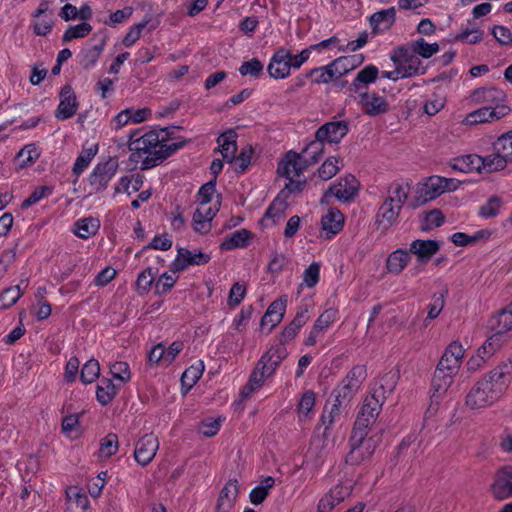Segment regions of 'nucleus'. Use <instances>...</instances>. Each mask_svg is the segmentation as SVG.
I'll use <instances>...</instances> for the list:
<instances>
[{
  "mask_svg": "<svg viewBox=\"0 0 512 512\" xmlns=\"http://www.w3.org/2000/svg\"><path fill=\"white\" fill-rule=\"evenodd\" d=\"M324 145L325 143L316 137L307 143L301 153H299L303 158V162L309 166L318 162L324 152Z\"/></svg>",
  "mask_w": 512,
  "mask_h": 512,
  "instance_id": "nucleus-39",
  "label": "nucleus"
},
{
  "mask_svg": "<svg viewBox=\"0 0 512 512\" xmlns=\"http://www.w3.org/2000/svg\"><path fill=\"white\" fill-rule=\"evenodd\" d=\"M39 152L35 144H28L24 146L18 153L17 159L19 160V167L26 168L32 165L39 157Z\"/></svg>",
  "mask_w": 512,
  "mask_h": 512,
  "instance_id": "nucleus-52",
  "label": "nucleus"
},
{
  "mask_svg": "<svg viewBox=\"0 0 512 512\" xmlns=\"http://www.w3.org/2000/svg\"><path fill=\"white\" fill-rule=\"evenodd\" d=\"M100 376V364L98 360L91 358L88 360L81 369L80 380L83 384H91L96 381Z\"/></svg>",
  "mask_w": 512,
  "mask_h": 512,
  "instance_id": "nucleus-46",
  "label": "nucleus"
},
{
  "mask_svg": "<svg viewBox=\"0 0 512 512\" xmlns=\"http://www.w3.org/2000/svg\"><path fill=\"white\" fill-rule=\"evenodd\" d=\"M484 32L480 28L470 27L463 29L459 34L455 36V41L466 43V44H476L480 42L483 38Z\"/></svg>",
  "mask_w": 512,
  "mask_h": 512,
  "instance_id": "nucleus-55",
  "label": "nucleus"
},
{
  "mask_svg": "<svg viewBox=\"0 0 512 512\" xmlns=\"http://www.w3.org/2000/svg\"><path fill=\"white\" fill-rule=\"evenodd\" d=\"M492 153L486 156H480V173H492L504 170L510 160L506 157V153L498 151L495 148V141L492 143Z\"/></svg>",
  "mask_w": 512,
  "mask_h": 512,
  "instance_id": "nucleus-23",
  "label": "nucleus"
},
{
  "mask_svg": "<svg viewBox=\"0 0 512 512\" xmlns=\"http://www.w3.org/2000/svg\"><path fill=\"white\" fill-rule=\"evenodd\" d=\"M118 451V436L114 433H109L105 436L100 443L99 453L102 457L109 458L115 455Z\"/></svg>",
  "mask_w": 512,
  "mask_h": 512,
  "instance_id": "nucleus-57",
  "label": "nucleus"
},
{
  "mask_svg": "<svg viewBox=\"0 0 512 512\" xmlns=\"http://www.w3.org/2000/svg\"><path fill=\"white\" fill-rule=\"evenodd\" d=\"M118 393V389L113 381L103 377L96 387V400L101 406L110 404Z\"/></svg>",
  "mask_w": 512,
  "mask_h": 512,
  "instance_id": "nucleus-37",
  "label": "nucleus"
},
{
  "mask_svg": "<svg viewBox=\"0 0 512 512\" xmlns=\"http://www.w3.org/2000/svg\"><path fill=\"white\" fill-rule=\"evenodd\" d=\"M358 104L363 112L371 117L386 113L389 110L387 100L375 92H361L358 94Z\"/></svg>",
  "mask_w": 512,
  "mask_h": 512,
  "instance_id": "nucleus-17",
  "label": "nucleus"
},
{
  "mask_svg": "<svg viewBox=\"0 0 512 512\" xmlns=\"http://www.w3.org/2000/svg\"><path fill=\"white\" fill-rule=\"evenodd\" d=\"M384 402L376 395L369 393L358 412L353 430L368 433L369 427L376 421Z\"/></svg>",
  "mask_w": 512,
  "mask_h": 512,
  "instance_id": "nucleus-7",
  "label": "nucleus"
},
{
  "mask_svg": "<svg viewBox=\"0 0 512 512\" xmlns=\"http://www.w3.org/2000/svg\"><path fill=\"white\" fill-rule=\"evenodd\" d=\"M495 148L503 153L512 163V131L505 132L497 137L495 140Z\"/></svg>",
  "mask_w": 512,
  "mask_h": 512,
  "instance_id": "nucleus-64",
  "label": "nucleus"
},
{
  "mask_svg": "<svg viewBox=\"0 0 512 512\" xmlns=\"http://www.w3.org/2000/svg\"><path fill=\"white\" fill-rule=\"evenodd\" d=\"M457 187L455 179L433 175L425 178L423 182L418 184L416 200L419 204H425L445 192L456 190Z\"/></svg>",
  "mask_w": 512,
  "mask_h": 512,
  "instance_id": "nucleus-4",
  "label": "nucleus"
},
{
  "mask_svg": "<svg viewBox=\"0 0 512 512\" xmlns=\"http://www.w3.org/2000/svg\"><path fill=\"white\" fill-rule=\"evenodd\" d=\"M107 43V35L105 33L102 34L100 42L90 48L84 49L81 52L80 65L86 69H92L99 60L105 46Z\"/></svg>",
  "mask_w": 512,
  "mask_h": 512,
  "instance_id": "nucleus-32",
  "label": "nucleus"
},
{
  "mask_svg": "<svg viewBox=\"0 0 512 512\" xmlns=\"http://www.w3.org/2000/svg\"><path fill=\"white\" fill-rule=\"evenodd\" d=\"M505 99V92L496 87L478 88L471 94V100L475 104H481L486 107L507 106L503 103Z\"/></svg>",
  "mask_w": 512,
  "mask_h": 512,
  "instance_id": "nucleus-18",
  "label": "nucleus"
},
{
  "mask_svg": "<svg viewBox=\"0 0 512 512\" xmlns=\"http://www.w3.org/2000/svg\"><path fill=\"white\" fill-rule=\"evenodd\" d=\"M364 59L365 57L361 53L341 56L335 59V65L338 66V69L341 72V76H344L345 74L359 67L364 62Z\"/></svg>",
  "mask_w": 512,
  "mask_h": 512,
  "instance_id": "nucleus-44",
  "label": "nucleus"
},
{
  "mask_svg": "<svg viewBox=\"0 0 512 512\" xmlns=\"http://www.w3.org/2000/svg\"><path fill=\"white\" fill-rule=\"evenodd\" d=\"M134 131L129 136L128 149L130 160L140 163L141 170H148L161 164L168 157L186 145V141L169 142L166 139V129L151 130L141 136Z\"/></svg>",
  "mask_w": 512,
  "mask_h": 512,
  "instance_id": "nucleus-1",
  "label": "nucleus"
},
{
  "mask_svg": "<svg viewBox=\"0 0 512 512\" xmlns=\"http://www.w3.org/2000/svg\"><path fill=\"white\" fill-rule=\"evenodd\" d=\"M239 483L237 479H229L221 489L215 510L216 512H231L239 495Z\"/></svg>",
  "mask_w": 512,
  "mask_h": 512,
  "instance_id": "nucleus-19",
  "label": "nucleus"
},
{
  "mask_svg": "<svg viewBox=\"0 0 512 512\" xmlns=\"http://www.w3.org/2000/svg\"><path fill=\"white\" fill-rule=\"evenodd\" d=\"M22 294L23 292L21 291L19 285L4 289L0 293V308L7 309L13 306L19 300Z\"/></svg>",
  "mask_w": 512,
  "mask_h": 512,
  "instance_id": "nucleus-53",
  "label": "nucleus"
},
{
  "mask_svg": "<svg viewBox=\"0 0 512 512\" xmlns=\"http://www.w3.org/2000/svg\"><path fill=\"white\" fill-rule=\"evenodd\" d=\"M399 380V372L397 370H390L384 375H382L374 384L371 389L372 394L379 397L381 400L386 401L387 397L394 391L396 388L397 382Z\"/></svg>",
  "mask_w": 512,
  "mask_h": 512,
  "instance_id": "nucleus-29",
  "label": "nucleus"
},
{
  "mask_svg": "<svg viewBox=\"0 0 512 512\" xmlns=\"http://www.w3.org/2000/svg\"><path fill=\"white\" fill-rule=\"evenodd\" d=\"M264 66L262 62L257 58H252L249 61H245L239 67V73L242 76L250 75L254 78H258L263 74Z\"/></svg>",
  "mask_w": 512,
  "mask_h": 512,
  "instance_id": "nucleus-61",
  "label": "nucleus"
},
{
  "mask_svg": "<svg viewBox=\"0 0 512 512\" xmlns=\"http://www.w3.org/2000/svg\"><path fill=\"white\" fill-rule=\"evenodd\" d=\"M287 306V297L282 296L276 300H274L268 307L267 311L263 315L260 326L264 328L267 325H270L268 332L277 326L283 319Z\"/></svg>",
  "mask_w": 512,
  "mask_h": 512,
  "instance_id": "nucleus-22",
  "label": "nucleus"
},
{
  "mask_svg": "<svg viewBox=\"0 0 512 512\" xmlns=\"http://www.w3.org/2000/svg\"><path fill=\"white\" fill-rule=\"evenodd\" d=\"M368 433L353 430L349 438L350 451L345 462L349 465H359L368 459L376 449L372 438H366Z\"/></svg>",
  "mask_w": 512,
  "mask_h": 512,
  "instance_id": "nucleus-5",
  "label": "nucleus"
},
{
  "mask_svg": "<svg viewBox=\"0 0 512 512\" xmlns=\"http://www.w3.org/2000/svg\"><path fill=\"white\" fill-rule=\"evenodd\" d=\"M308 166L303 162V158L299 153L289 151L278 164L277 172L285 178L295 177L300 176Z\"/></svg>",
  "mask_w": 512,
  "mask_h": 512,
  "instance_id": "nucleus-21",
  "label": "nucleus"
},
{
  "mask_svg": "<svg viewBox=\"0 0 512 512\" xmlns=\"http://www.w3.org/2000/svg\"><path fill=\"white\" fill-rule=\"evenodd\" d=\"M451 167L454 170L469 173L474 170L480 172V155L467 154L452 159Z\"/></svg>",
  "mask_w": 512,
  "mask_h": 512,
  "instance_id": "nucleus-40",
  "label": "nucleus"
},
{
  "mask_svg": "<svg viewBox=\"0 0 512 512\" xmlns=\"http://www.w3.org/2000/svg\"><path fill=\"white\" fill-rule=\"evenodd\" d=\"M401 210L402 208L384 201L376 213L375 224L377 228L386 232L397 222Z\"/></svg>",
  "mask_w": 512,
  "mask_h": 512,
  "instance_id": "nucleus-26",
  "label": "nucleus"
},
{
  "mask_svg": "<svg viewBox=\"0 0 512 512\" xmlns=\"http://www.w3.org/2000/svg\"><path fill=\"white\" fill-rule=\"evenodd\" d=\"M92 31V26L89 23L82 22L77 25H70L65 30L62 36V42L67 43L74 39L84 38Z\"/></svg>",
  "mask_w": 512,
  "mask_h": 512,
  "instance_id": "nucleus-47",
  "label": "nucleus"
},
{
  "mask_svg": "<svg viewBox=\"0 0 512 512\" xmlns=\"http://www.w3.org/2000/svg\"><path fill=\"white\" fill-rule=\"evenodd\" d=\"M100 221L92 216L78 219L74 223L73 232L81 239H89L97 234Z\"/></svg>",
  "mask_w": 512,
  "mask_h": 512,
  "instance_id": "nucleus-35",
  "label": "nucleus"
},
{
  "mask_svg": "<svg viewBox=\"0 0 512 512\" xmlns=\"http://www.w3.org/2000/svg\"><path fill=\"white\" fill-rule=\"evenodd\" d=\"M343 167V160L340 157L327 158L318 169V176L324 180L333 178Z\"/></svg>",
  "mask_w": 512,
  "mask_h": 512,
  "instance_id": "nucleus-43",
  "label": "nucleus"
},
{
  "mask_svg": "<svg viewBox=\"0 0 512 512\" xmlns=\"http://www.w3.org/2000/svg\"><path fill=\"white\" fill-rule=\"evenodd\" d=\"M176 279L177 277L167 272L163 273L155 283V294L162 296L168 293L174 287Z\"/></svg>",
  "mask_w": 512,
  "mask_h": 512,
  "instance_id": "nucleus-63",
  "label": "nucleus"
},
{
  "mask_svg": "<svg viewBox=\"0 0 512 512\" xmlns=\"http://www.w3.org/2000/svg\"><path fill=\"white\" fill-rule=\"evenodd\" d=\"M320 263L312 262L304 271L302 276V285L313 288L320 280Z\"/></svg>",
  "mask_w": 512,
  "mask_h": 512,
  "instance_id": "nucleus-58",
  "label": "nucleus"
},
{
  "mask_svg": "<svg viewBox=\"0 0 512 512\" xmlns=\"http://www.w3.org/2000/svg\"><path fill=\"white\" fill-rule=\"evenodd\" d=\"M285 209L286 204L276 198L267 208L263 219H272L273 223L275 224L283 218Z\"/></svg>",
  "mask_w": 512,
  "mask_h": 512,
  "instance_id": "nucleus-62",
  "label": "nucleus"
},
{
  "mask_svg": "<svg viewBox=\"0 0 512 512\" xmlns=\"http://www.w3.org/2000/svg\"><path fill=\"white\" fill-rule=\"evenodd\" d=\"M53 193V188L50 186L37 187L28 198L21 203V208L26 209L30 206L40 202L42 199L49 197Z\"/></svg>",
  "mask_w": 512,
  "mask_h": 512,
  "instance_id": "nucleus-60",
  "label": "nucleus"
},
{
  "mask_svg": "<svg viewBox=\"0 0 512 512\" xmlns=\"http://www.w3.org/2000/svg\"><path fill=\"white\" fill-rule=\"evenodd\" d=\"M395 21V7L377 11L373 13L369 18L370 27L374 35L388 31L394 25Z\"/></svg>",
  "mask_w": 512,
  "mask_h": 512,
  "instance_id": "nucleus-27",
  "label": "nucleus"
},
{
  "mask_svg": "<svg viewBox=\"0 0 512 512\" xmlns=\"http://www.w3.org/2000/svg\"><path fill=\"white\" fill-rule=\"evenodd\" d=\"M354 485L353 480L350 479L339 481L320 498L317 504V511L331 512L337 505L352 494Z\"/></svg>",
  "mask_w": 512,
  "mask_h": 512,
  "instance_id": "nucleus-8",
  "label": "nucleus"
},
{
  "mask_svg": "<svg viewBox=\"0 0 512 512\" xmlns=\"http://www.w3.org/2000/svg\"><path fill=\"white\" fill-rule=\"evenodd\" d=\"M415 48L413 42L410 41L407 44L397 46L393 49L390 55V59L397 65L401 66L404 62H407L412 56H415Z\"/></svg>",
  "mask_w": 512,
  "mask_h": 512,
  "instance_id": "nucleus-49",
  "label": "nucleus"
},
{
  "mask_svg": "<svg viewBox=\"0 0 512 512\" xmlns=\"http://www.w3.org/2000/svg\"><path fill=\"white\" fill-rule=\"evenodd\" d=\"M490 490L497 500L512 497V465H506L497 470Z\"/></svg>",
  "mask_w": 512,
  "mask_h": 512,
  "instance_id": "nucleus-14",
  "label": "nucleus"
},
{
  "mask_svg": "<svg viewBox=\"0 0 512 512\" xmlns=\"http://www.w3.org/2000/svg\"><path fill=\"white\" fill-rule=\"evenodd\" d=\"M379 70L373 65L369 64L362 68L349 85V91L355 94L367 92V88L371 83H374L378 77Z\"/></svg>",
  "mask_w": 512,
  "mask_h": 512,
  "instance_id": "nucleus-25",
  "label": "nucleus"
},
{
  "mask_svg": "<svg viewBox=\"0 0 512 512\" xmlns=\"http://www.w3.org/2000/svg\"><path fill=\"white\" fill-rule=\"evenodd\" d=\"M97 146H92L88 149H84L78 155L73 165V173L78 177L90 164L92 159L97 154Z\"/></svg>",
  "mask_w": 512,
  "mask_h": 512,
  "instance_id": "nucleus-48",
  "label": "nucleus"
},
{
  "mask_svg": "<svg viewBox=\"0 0 512 512\" xmlns=\"http://www.w3.org/2000/svg\"><path fill=\"white\" fill-rule=\"evenodd\" d=\"M510 111L511 109L509 106H483L467 114L463 120V123L466 125L491 123L507 116L510 113Z\"/></svg>",
  "mask_w": 512,
  "mask_h": 512,
  "instance_id": "nucleus-11",
  "label": "nucleus"
},
{
  "mask_svg": "<svg viewBox=\"0 0 512 512\" xmlns=\"http://www.w3.org/2000/svg\"><path fill=\"white\" fill-rule=\"evenodd\" d=\"M348 132L349 125L346 121H331L320 126L315 132V136L324 143L338 144Z\"/></svg>",
  "mask_w": 512,
  "mask_h": 512,
  "instance_id": "nucleus-15",
  "label": "nucleus"
},
{
  "mask_svg": "<svg viewBox=\"0 0 512 512\" xmlns=\"http://www.w3.org/2000/svg\"><path fill=\"white\" fill-rule=\"evenodd\" d=\"M409 253L401 248L391 252L386 260L387 271L395 275L400 274L409 263Z\"/></svg>",
  "mask_w": 512,
  "mask_h": 512,
  "instance_id": "nucleus-36",
  "label": "nucleus"
},
{
  "mask_svg": "<svg viewBox=\"0 0 512 512\" xmlns=\"http://www.w3.org/2000/svg\"><path fill=\"white\" fill-rule=\"evenodd\" d=\"M204 368V362L202 360H198L185 369L181 376L182 386L186 387L187 390L191 389L202 377Z\"/></svg>",
  "mask_w": 512,
  "mask_h": 512,
  "instance_id": "nucleus-41",
  "label": "nucleus"
},
{
  "mask_svg": "<svg viewBox=\"0 0 512 512\" xmlns=\"http://www.w3.org/2000/svg\"><path fill=\"white\" fill-rule=\"evenodd\" d=\"M275 480L272 476H267L264 478L260 485L254 487L250 494L249 499L252 504L260 505L262 504L267 496L269 495V490L274 486Z\"/></svg>",
  "mask_w": 512,
  "mask_h": 512,
  "instance_id": "nucleus-42",
  "label": "nucleus"
},
{
  "mask_svg": "<svg viewBox=\"0 0 512 512\" xmlns=\"http://www.w3.org/2000/svg\"><path fill=\"white\" fill-rule=\"evenodd\" d=\"M344 215L337 208H330L321 218V229L326 239L333 238L344 226Z\"/></svg>",
  "mask_w": 512,
  "mask_h": 512,
  "instance_id": "nucleus-24",
  "label": "nucleus"
},
{
  "mask_svg": "<svg viewBox=\"0 0 512 512\" xmlns=\"http://www.w3.org/2000/svg\"><path fill=\"white\" fill-rule=\"evenodd\" d=\"M290 51L278 49L271 57L267 67L268 74L274 79H284L290 75Z\"/></svg>",
  "mask_w": 512,
  "mask_h": 512,
  "instance_id": "nucleus-16",
  "label": "nucleus"
},
{
  "mask_svg": "<svg viewBox=\"0 0 512 512\" xmlns=\"http://www.w3.org/2000/svg\"><path fill=\"white\" fill-rule=\"evenodd\" d=\"M329 192L341 202L350 201L357 195L358 181L353 175H346L331 185Z\"/></svg>",
  "mask_w": 512,
  "mask_h": 512,
  "instance_id": "nucleus-20",
  "label": "nucleus"
},
{
  "mask_svg": "<svg viewBox=\"0 0 512 512\" xmlns=\"http://www.w3.org/2000/svg\"><path fill=\"white\" fill-rule=\"evenodd\" d=\"M419 57L420 56L418 55L412 56L407 62H404L400 66L405 73V77H414L417 75H424L426 73V68L422 65Z\"/></svg>",
  "mask_w": 512,
  "mask_h": 512,
  "instance_id": "nucleus-59",
  "label": "nucleus"
},
{
  "mask_svg": "<svg viewBox=\"0 0 512 512\" xmlns=\"http://www.w3.org/2000/svg\"><path fill=\"white\" fill-rule=\"evenodd\" d=\"M502 206V200L497 196H491L487 202L479 208V215L489 219L497 216Z\"/></svg>",
  "mask_w": 512,
  "mask_h": 512,
  "instance_id": "nucleus-56",
  "label": "nucleus"
},
{
  "mask_svg": "<svg viewBox=\"0 0 512 512\" xmlns=\"http://www.w3.org/2000/svg\"><path fill=\"white\" fill-rule=\"evenodd\" d=\"M315 393L307 390L303 393L297 405V412L300 420L307 419L315 406Z\"/></svg>",
  "mask_w": 512,
  "mask_h": 512,
  "instance_id": "nucleus-50",
  "label": "nucleus"
},
{
  "mask_svg": "<svg viewBox=\"0 0 512 512\" xmlns=\"http://www.w3.org/2000/svg\"><path fill=\"white\" fill-rule=\"evenodd\" d=\"M211 260V255L201 251H191L186 248H179L176 258L170 265L173 273L181 272L189 266L205 265Z\"/></svg>",
  "mask_w": 512,
  "mask_h": 512,
  "instance_id": "nucleus-10",
  "label": "nucleus"
},
{
  "mask_svg": "<svg viewBox=\"0 0 512 512\" xmlns=\"http://www.w3.org/2000/svg\"><path fill=\"white\" fill-rule=\"evenodd\" d=\"M159 449V441L153 433L145 434L135 444L134 459L141 466H147Z\"/></svg>",
  "mask_w": 512,
  "mask_h": 512,
  "instance_id": "nucleus-13",
  "label": "nucleus"
},
{
  "mask_svg": "<svg viewBox=\"0 0 512 512\" xmlns=\"http://www.w3.org/2000/svg\"><path fill=\"white\" fill-rule=\"evenodd\" d=\"M366 378V366L362 364L354 365L333 389L331 396L335 398V402L348 405L357 394Z\"/></svg>",
  "mask_w": 512,
  "mask_h": 512,
  "instance_id": "nucleus-3",
  "label": "nucleus"
},
{
  "mask_svg": "<svg viewBox=\"0 0 512 512\" xmlns=\"http://www.w3.org/2000/svg\"><path fill=\"white\" fill-rule=\"evenodd\" d=\"M119 168L118 159L109 157L95 165L88 177V183L96 193L103 192Z\"/></svg>",
  "mask_w": 512,
  "mask_h": 512,
  "instance_id": "nucleus-6",
  "label": "nucleus"
},
{
  "mask_svg": "<svg viewBox=\"0 0 512 512\" xmlns=\"http://www.w3.org/2000/svg\"><path fill=\"white\" fill-rule=\"evenodd\" d=\"M237 135L234 130H228L224 133H222L218 139L217 142L220 147V152L227 162L231 163L235 159V153L237 151V142H236Z\"/></svg>",
  "mask_w": 512,
  "mask_h": 512,
  "instance_id": "nucleus-33",
  "label": "nucleus"
},
{
  "mask_svg": "<svg viewBox=\"0 0 512 512\" xmlns=\"http://www.w3.org/2000/svg\"><path fill=\"white\" fill-rule=\"evenodd\" d=\"M439 249L440 244L436 240L416 239L410 244L409 252L416 255L418 262L426 264Z\"/></svg>",
  "mask_w": 512,
  "mask_h": 512,
  "instance_id": "nucleus-28",
  "label": "nucleus"
},
{
  "mask_svg": "<svg viewBox=\"0 0 512 512\" xmlns=\"http://www.w3.org/2000/svg\"><path fill=\"white\" fill-rule=\"evenodd\" d=\"M347 406L344 403L335 402L329 406V402L325 405L320 417V423L324 426V436L328 435V430L332 427L336 420L340 418L342 407Z\"/></svg>",
  "mask_w": 512,
  "mask_h": 512,
  "instance_id": "nucleus-38",
  "label": "nucleus"
},
{
  "mask_svg": "<svg viewBox=\"0 0 512 512\" xmlns=\"http://www.w3.org/2000/svg\"><path fill=\"white\" fill-rule=\"evenodd\" d=\"M288 356V351L282 345H273L258 360L256 366L263 372L266 379L270 378L281 362Z\"/></svg>",
  "mask_w": 512,
  "mask_h": 512,
  "instance_id": "nucleus-9",
  "label": "nucleus"
},
{
  "mask_svg": "<svg viewBox=\"0 0 512 512\" xmlns=\"http://www.w3.org/2000/svg\"><path fill=\"white\" fill-rule=\"evenodd\" d=\"M507 365L498 366L479 380L466 396L471 409H480L494 404L508 387Z\"/></svg>",
  "mask_w": 512,
  "mask_h": 512,
  "instance_id": "nucleus-2",
  "label": "nucleus"
},
{
  "mask_svg": "<svg viewBox=\"0 0 512 512\" xmlns=\"http://www.w3.org/2000/svg\"><path fill=\"white\" fill-rule=\"evenodd\" d=\"M412 42L415 48L416 55L424 59H429L430 57L438 53L440 49L438 43H428L425 41L424 38H418L416 40H413Z\"/></svg>",
  "mask_w": 512,
  "mask_h": 512,
  "instance_id": "nucleus-51",
  "label": "nucleus"
},
{
  "mask_svg": "<svg viewBox=\"0 0 512 512\" xmlns=\"http://www.w3.org/2000/svg\"><path fill=\"white\" fill-rule=\"evenodd\" d=\"M266 381L263 372L258 370V367L255 366L253 371L250 374L249 380L246 385L241 389L240 395L242 398L249 397L254 391L261 388Z\"/></svg>",
  "mask_w": 512,
  "mask_h": 512,
  "instance_id": "nucleus-45",
  "label": "nucleus"
},
{
  "mask_svg": "<svg viewBox=\"0 0 512 512\" xmlns=\"http://www.w3.org/2000/svg\"><path fill=\"white\" fill-rule=\"evenodd\" d=\"M59 104L55 110V118L64 121L72 118L79 107L74 89L71 85H64L59 92Z\"/></svg>",
  "mask_w": 512,
  "mask_h": 512,
  "instance_id": "nucleus-12",
  "label": "nucleus"
},
{
  "mask_svg": "<svg viewBox=\"0 0 512 512\" xmlns=\"http://www.w3.org/2000/svg\"><path fill=\"white\" fill-rule=\"evenodd\" d=\"M455 375L445 373L443 369L436 368L431 382V401L438 403L452 384Z\"/></svg>",
  "mask_w": 512,
  "mask_h": 512,
  "instance_id": "nucleus-30",
  "label": "nucleus"
},
{
  "mask_svg": "<svg viewBox=\"0 0 512 512\" xmlns=\"http://www.w3.org/2000/svg\"><path fill=\"white\" fill-rule=\"evenodd\" d=\"M410 192V185L408 183L401 182H393L389 185L387 190V197L385 202L389 204H394L400 208H403V205L408 199Z\"/></svg>",
  "mask_w": 512,
  "mask_h": 512,
  "instance_id": "nucleus-34",
  "label": "nucleus"
},
{
  "mask_svg": "<svg viewBox=\"0 0 512 512\" xmlns=\"http://www.w3.org/2000/svg\"><path fill=\"white\" fill-rule=\"evenodd\" d=\"M253 238L251 231L242 228L234 231L224 238L220 244V249L223 251H231L238 248H246Z\"/></svg>",
  "mask_w": 512,
  "mask_h": 512,
  "instance_id": "nucleus-31",
  "label": "nucleus"
},
{
  "mask_svg": "<svg viewBox=\"0 0 512 512\" xmlns=\"http://www.w3.org/2000/svg\"><path fill=\"white\" fill-rule=\"evenodd\" d=\"M66 496L69 501H73L82 511H86L90 506L88 496L78 486L69 487L66 490Z\"/></svg>",
  "mask_w": 512,
  "mask_h": 512,
  "instance_id": "nucleus-54",
  "label": "nucleus"
}]
</instances>
